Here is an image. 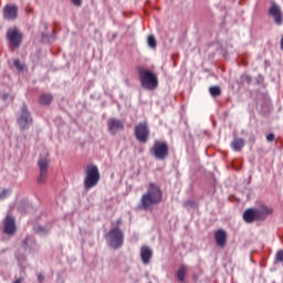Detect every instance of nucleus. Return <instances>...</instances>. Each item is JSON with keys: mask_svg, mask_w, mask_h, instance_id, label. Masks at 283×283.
<instances>
[{"mask_svg": "<svg viewBox=\"0 0 283 283\" xmlns=\"http://www.w3.org/2000/svg\"><path fill=\"white\" fill-rule=\"evenodd\" d=\"M160 202H163V191L160 190V187L155 184H149L147 191L142 196L140 209L149 211L151 207L160 205Z\"/></svg>", "mask_w": 283, "mask_h": 283, "instance_id": "f257e3e1", "label": "nucleus"}, {"mask_svg": "<svg viewBox=\"0 0 283 283\" xmlns=\"http://www.w3.org/2000/svg\"><path fill=\"white\" fill-rule=\"evenodd\" d=\"M85 174L86 176L84 178V188L90 191V189H94V187L98 185L101 180V171L96 165L90 164L86 166Z\"/></svg>", "mask_w": 283, "mask_h": 283, "instance_id": "f03ea898", "label": "nucleus"}, {"mask_svg": "<svg viewBox=\"0 0 283 283\" xmlns=\"http://www.w3.org/2000/svg\"><path fill=\"white\" fill-rule=\"evenodd\" d=\"M139 80L144 90H149L150 92H154V90L158 87V76H156L154 72L147 69L139 70Z\"/></svg>", "mask_w": 283, "mask_h": 283, "instance_id": "7ed1b4c3", "label": "nucleus"}, {"mask_svg": "<svg viewBox=\"0 0 283 283\" xmlns=\"http://www.w3.org/2000/svg\"><path fill=\"white\" fill-rule=\"evenodd\" d=\"M125 240V235L120 228H113L106 234L107 244L111 245L112 249H120L123 247V242Z\"/></svg>", "mask_w": 283, "mask_h": 283, "instance_id": "20e7f679", "label": "nucleus"}, {"mask_svg": "<svg viewBox=\"0 0 283 283\" xmlns=\"http://www.w3.org/2000/svg\"><path fill=\"white\" fill-rule=\"evenodd\" d=\"M150 154L154 158H157V160H165V158L169 156V146L167 145V142L155 140L150 148Z\"/></svg>", "mask_w": 283, "mask_h": 283, "instance_id": "39448f33", "label": "nucleus"}, {"mask_svg": "<svg viewBox=\"0 0 283 283\" xmlns=\"http://www.w3.org/2000/svg\"><path fill=\"white\" fill-rule=\"evenodd\" d=\"M38 167L40 169V175L38 177V182L41 185L48 180V169L50 167V159L48 158V153L40 156L38 160Z\"/></svg>", "mask_w": 283, "mask_h": 283, "instance_id": "423d86ee", "label": "nucleus"}, {"mask_svg": "<svg viewBox=\"0 0 283 283\" xmlns=\"http://www.w3.org/2000/svg\"><path fill=\"white\" fill-rule=\"evenodd\" d=\"M135 135L139 143H146L149 138V127L146 123H142L135 127Z\"/></svg>", "mask_w": 283, "mask_h": 283, "instance_id": "0eeeda50", "label": "nucleus"}, {"mask_svg": "<svg viewBox=\"0 0 283 283\" xmlns=\"http://www.w3.org/2000/svg\"><path fill=\"white\" fill-rule=\"evenodd\" d=\"M18 123L21 127V129H25L32 125V117L30 116V112H28V107L22 106L21 108V115L18 119Z\"/></svg>", "mask_w": 283, "mask_h": 283, "instance_id": "6e6552de", "label": "nucleus"}, {"mask_svg": "<svg viewBox=\"0 0 283 283\" xmlns=\"http://www.w3.org/2000/svg\"><path fill=\"white\" fill-rule=\"evenodd\" d=\"M7 36L14 48H19L21 45V32L17 29H11L8 31Z\"/></svg>", "mask_w": 283, "mask_h": 283, "instance_id": "1a4fd4ad", "label": "nucleus"}, {"mask_svg": "<svg viewBox=\"0 0 283 283\" xmlns=\"http://www.w3.org/2000/svg\"><path fill=\"white\" fill-rule=\"evenodd\" d=\"M19 9L14 4H7L3 10L4 19L11 21L12 19H17V14Z\"/></svg>", "mask_w": 283, "mask_h": 283, "instance_id": "9d476101", "label": "nucleus"}, {"mask_svg": "<svg viewBox=\"0 0 283 283\" xmlns=\"http://www.w3.org/2000/svg\"><path fill=\"white\" fill-rule=\"evenodd\" d=\"M270 15L273 17L276 25H282V10L277 4H272L270 10Z\"/></svg>", "mask_w": 283, "mask_h": 283, "instance_id": "9b49d317", "label": "nucleus"}, {"mask_svg": "<svg viewBox=\"0 0 283 283\" xmlns=\"http://www.w3.org/2000/svg\"><path fill=\"white\" fill-rule=\"evenodd\" d=\"M254 211L256 212V220H266V217L273 213V208L261 206L255 208Z\"/></svg>", "mask_w": 283, "mask_h": 283, "instance_id": "f8f14e48", "label": "nucleus"}, {"mask_svg": "<svg viewBox=\"0 0 283 283\" xmlns=\"http://www.w3.org/2000/svg\"><path fill=\"white\" fill-rule=\"evenodd\" d=\"M17 231V227L14 226V218L11 216H7L4 220V233L8 235H12Z\"/></svg>", "mask_w": 283, "mask_h": 283, "instance_id": "ddd939ff", "label": "nucleus"}, {"mask_svg": "<svg viewBox=\"0 0 283 283\" xmlns=\"http://www.w3.org/2000/svg\"><path fill=\"white\" fill-rule=\"evenodd\" d=\"M123 127H125V124H123V122H120L118 119H109L108 120V130L113 135L116 134V132H118V129H123Z\"/></svg>", "mask_w": 283, "mask_h": 283, "instance_id": "4468645a", "label": "nucleus"}, {"mask_svg": "<svg viewBox=\"0 0 283 283\" xmlns=\"http://www.w3.org/2000/svg\"><path fill=\"white\" fill-rule=\"evenodd\" d=\"M214 240L218 247H224L227 244V232L224 230H218L214 233Z\"/></svg>", "mask_w": 283, "mask_h": 283, "instance_id": "2eb2a0df", "label": "nucleus"}, {"mask_svg": "<svg viewBox=\"0 0 283 283\" xmlns=\"http://www.w3.org/2000/svg\"><path fill=\"white\" fill-rule=\"evenodd\" d=\"M153 255H154V252L151 251L150 248L142 247V249H140V258H142V261L145 264H147L151 260Z\"/></svg>", "mask_w": 283, "mask_h": 283, "instance_id": "dca6fc26", "label": "nucleus"}, {"mask_svg": "<svg viewBox=\"0 0 283 283\" xmlns=\"http://www.w3.org/2000/svg\"><path fill=\"white\" fill-rule=\"evenodd\" d=\"M243 220H245L247 222H255V220H258L255 209L245 210L243 213Z\"/></svg>", "mask_w": 283, "mask_h": 283, "instance_id": "f3484780", "label": "nucleus"}, {"mask_svg": "<svg viewBox=\"0 0 283 283\" xmlns=\"http://www.w3.org/2000/svg\"><path fill=\"white\" fill-rule=\"evenodd\" d=\"M230 145H231L233 151H242V148L244 147V139L234 138Z\"/></svg>", "mask_w": 283, "mask_h": 283, "instance_id": "a211bd4d", "label": "nucleus"}, {"mask_svg": "<svg viewBox=\"0 0 283 283\" xmlns=\"http://www.w3.org/2000/svg\"><path fill=\"white\" fill-rule=\"evenodd\" d=\"M52 103V95L44 94L40 96V105H50Z\"/></svg>", "mask_w": 283, "mask_h": 283, "instance_id": "6ab92c4d", "label": "nucleus"}, {"mask_svg": "<svg viewBox=\"0 0 283 283\" xmlns=\"http://www.w3.org/2000/svg\"><path fill=\"white\" fill-rule=\"evenodd\" d=\"M186 276H187V268L181 266L177 272V277L179 282H185Z\"/></svg>", "mask_w": 283, "mask_h": 283, "instance_id": "aec40b11", "label": "nucleus"}, {"mask_svg": "<svg viewBox=\"0 0 283 283\" xmlns=\"http://www.w3.org/2000/svg\"><path fill=\"white\" fill-rule=\"evenodd\" d=\"M209 92L211 94V96H220L222 94V90L220 88V86H211L209 88Z\"/></svg>", "mask_w": 283, "mask_h": 283, "instance_id": "412c9836", "label": "nucleus"}, {"mask_svg": "<svg viewBox=\"0 0 283 283\" xmlns=\"http://www.w3.org/2000/svg\"><path fill=\"white\" fill-rule=\"evenodd\" d=\"M147 43L149 45V48H151L153 50H156L158 42H156V36L154 35H148V40Z\"/></svg>", "mask_w": 283, "mask_h": 283, "instance_id": "4be33fe9", "label": "nucleus"}, {"mask_svg": "<svg viewBox=\"0 0 283 283\" xmlns=\"http://www.w3.org/2000/svg\"><path fill=\"white\" fill-rule=\"evenodd\" d=\"M10 196V190L0 188V200H6Z\"/></svg>", "mask_w": 283, "mask_h": 283, "instance_id": "5701e85b", "label": "nucleus"}, {"mask_svg": "<svg viewBox=\"0 0 283 283\" xmlns=\"http://www.w3.org/2000/svg\"><path fill=\"white\" fill-rule=\"evenodd\" d=\"M13 65L17 67V70L21 71L23 70V64L19 60L13 61Z\"/></svg>", "mask_w": 283, "mask_h": 283, "instance_id": "b1692460", "label": "nucleus"}, {"mask_svg": "<svg viewBox=\"0 0 283 283\" xmlns=\"http://www.w3.org/2000/svg\"><path fill=\"white\" fill-rule=\"evenodd\" d=\"M276 261H277V262H283V250H280V251L276 253Z\"/></svg>", "mask_w": 283, "mask_h": 283, "instance_id": "393cba45", "label": "nucleus"}, {"mask_svg": "<svg viewBox=\"0 0 283 283\" xmlns=\"http://www.w3.org/2000/svg\"><path fill=\"white\" fill-rule=\"evenodd\" d=\"M73 6H75L76 8H81V6H83V0H71Z\"/></svg>", "mask_w": 283, "mask_h": 283, "instance_id": "a878e982", "label": "nucleus"}, {"mask_svg": "<svg viewBox=\"0 0 283 283\" xmlns=\"http://www.w3.org/2000/svg\"><path fill=\"white\" fill-rule=\"evenodd\" d=\"M266 140H268L269 143H273V140H275V135H274V134H269V135L266 136Z\"/></svg>", "mask_w": 283, "mask_h": 283, "instance_id": "bb28decb", "label": "nucleus"}, {"mask_svg": "<svg viewBox=\"0 0 283 283\" xmlns=\"http://www.w3.org/2000/svg\"><path fill=\"white\" fill-rule=\"evenodd\" d=\"M42 279H43V276L39 275V280H42Z\"/></svg>", "mask_w": 283, "mask_h": 283, "instance_id": "cd10ccee", "label": "nucleus"}, {"mask_svg": "<svg viewBox=\"0 0 283 283\" xmlns=\"http://www.w3.org/2000/svg\"><path fill=\"white\" fill-rule=\"evenodd\" d=\"M117 224H120V221H117Z\"/></svg>", "mask_w": 283, "mask_h": 283, "instance_id": "c85d7f7f", "label": "nucleus"}]
</instances>
